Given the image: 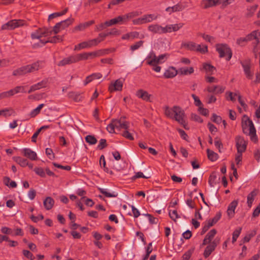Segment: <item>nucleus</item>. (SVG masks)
<instances>
[{
	"label": "nucleus",
	"mask_w": 260,
	"mask_h": 260,
	"mask_svg": "<svg viewBox=\"0 0 260 260\" xmlns=\"http://www.w3.org/2000/svg\"><path fill=\"white\" fill-rule=\"evenodd\" d=\"M139 35L140 34L138 31H132L123 35L121 39L122 40L134 39L140 38Z\"/></svg>",
	"instance_id": "c756f323"
},
{
	"label": "nucleus",
	"mask_w": 260,
	"mask_h": 260,
	"mask_svg": "<svg viewBox=\"0 0 260 260\" xmlns=\"http://www.w3.org/2000/svg\"><path fill=\"white\" fill-rule=\"evenodd\" d=\"M169 216L170 218L175 221L176 219L179 218V216L178 214L177 211L176 210H174L171 212V211H169Z\"/></svg>",
	"instance_id": "052dcab7"
},
{
	"label": "nucleus",
	"mask_w": 260,
	"mask_h": 260,
	"mask_svg": "<svg viewBox=\"0 0 260 260\" xmlns=\"http://www.w3.org/2000/svg\"><path fill=\"white\" fill-rule=\"evenodd\" d=\"M79 61L77 54L64 58L57 64L58 66H65Z\"/></svg>",
	"instance_id": "f8f14e48"
},
{
	"label": "nucleus",
	"mask_w": 260,
	"mask_h": 260,
	"mask_svg": "<svg viewBox=\"0 0 260 260\" xmlns=\"http://www.w3.org/2000/svg\"><path fill=\"white\" fill-rule=\"evenodd\" d=\"M44 106V104H40L36 109H34L30 113V115L31 117H33L38 114L41 110V109Z\"/></svg>",
	"instance_id": "09e8293b"
},
{
	"label": "nucleus",
	"mask_w": 260,
	"mask_h": 260,
	"mask_svg": "<svg viewBox=\"0 0 260 260\" xmlns=\"http://www.w3.org/2000/svg\"><path fill=\"white\" fill-rule=\"evenodd\" d=\"M62 41V37L60 36H57L53 37L50 38L49 40L47 41H45L44 43H46L47 42H50L52 43H56L57 42H59Z\"/></svg>",
	"instance_id": "49530a36"
},
{
	"label": "nucleus",
	"mask_w": 260,
	"mask_h": 260,
	"mask_svg": "<svg viewBox=\"0 0 260 260\" xmlns=\"http://www.w3.org/2000/svg\"><path fill=\"white\" fill-rule=\"evenodd\" d=\"M174 113L173 118L182 125L185 129H188L185 120L184 111L178 106H174Z\"/></svg>",
	"instance_id": "20e7f679"
},
{
	"label": "nucleus",
	"mask_w": 260,
	"mask_h": 260,
	"mask_svg": "<svg viewBox=\"0 0 260 260\" xmlns=\"http://www.w3.org/2000/svg\"><path fill=\"white\" fill-rule=\"evenodd\" d=\"M203 68L205 70L206 72L209 74H212L213 71L215 70V68L210 64L204 63L203 64Z\"/></svg>",
	"instance_id": "8fccbe9b"
},
{
	"label": "nucleus",
	"mask_w": 260,
	"mask_h": 260,
	"mask_svg": "<svg viewBox=\"0 0 260 260\" xmlns=\"http://www.w3.org/2000/svg\"><path fill=\"white\" fill-rule=\"evenodd\" d=\"M44 62L43 61H37L31 64L22 66L18 68L13 72V75L14 76H21L28 73H33L43 68Z\"/></svg>",
	"instance_id": "f257e3e1"
},
{
	"label": "nucleus",
	"mask_w": 260,
	"mask_h": 260,
	"mask_svg": "<svg viewBox=\"0 0 260 260\" xmlns=\"http://www.w3.org/2000/svg\"><path fill=\"white\" fill-rule=\"evenodd\" d=\"M107 50H99L91 52H85L78 54L77 56L79 61L82 60H86L89 58H93L100 57L107 53Z\"/></svg>",
	"instance_id": "39448f33"
},
{
	"label": "nucleus",
	"mask_w": 260,
	"mask_h": 260,
	"mask_svg": "<svg viewBox=\"0 0 260 260\" xmlns=\"http://www.w3.org/2000/svg\"><path fill=\"white\" fill-rule=\"evenodd\" d=\"M238 200H234L229 205L226 213L230 218L234 217L235 214V210L238 204Z\"/></svg>",
	"instance_id": "6ab92c4d"
},
{
	"label": "nucleus",
	"mask_w": 260,
	"mask_h": 260,
	"mask_svg": "<svg viewBox=\"0 0 260 260\" xmlns=\"http://www.w3.org/2000/svg\"><path fill=\"white\" fill-rule=\"evenodd\" d=\"M74 21V19L69 18L65 20L57 23L53 27V31L55 34H57L60 29H64L71 25Z\"/></svg>",
	"instance_id": "0eeeda50"
},
{
	"label": "nucleus",
	"mask_w": 260,
	"mask_h": 260,
	"mask_svg": "<svg viewBox=\"0 0 260 260\" xmlns=\"http://www.w3.org/2000/svg\"><path fill=\"white\" fill-rule=\"evenodd\" d=\"M242 127L244 134H249L251 139L256 137V129L251 120L246 115H244L242 118Z\"/></svg>",
	"instance_id": "f03ea898"
},
{
	"label": "nucleus",
	"mask_w": 260,
	"mask_h": 260,
	"mask_svg": "<svg viewBox=\"0 0 260 260\" xmlns=\"http://www.w3.org/2000/svg\"><path fill=\"white\" fill-rule=\"evenodd\" d=\"M25 86H17L13 89H11V92L13 96L16 94L19 93H26V91L25 90Z\"/></svg>",
	"instance_id": "2f4dec72"
},
{
	"label": "nucleus",
	"mask_w": 260,
	"mask_h": 260,
	"mask_svg": "<svg viewBox=\"0 0 260 260\" xmlns=\"http://www.w3.org/2000/svg\"><path fill=\"white\" fill-rule=\"evenodd\" d=\"M23 25V21L20 19L19 20H12L2 26V29L3 30H12L15 28L22 26Z\"/></svg>",
	"instance_id": "6e6552de"
},
{
	"label": "nucleus",
	"mask_w": 260,
	"mask_h": 260,
	"mask_svg": "<svg viewBox=\"0 0 260 260\" xmlns=\"http://www.w3.org/2000/svg\"><path fill=\"white\" fill-rule=\"evenodd\" d=\"M48 80L44 79L37 84H34L30 87L29 90L27 91L28 93L34 92L36 90H39L42 88L46 87L47 85Z\"/></svg>",
	"instance_id": "2eb2a0df"
},
{
	"label": "nucleus",
	"mask_w": 260,
	"mask_h": 260,
	"mask_svg": "<svg viewBox=\"0 0 260 260\" xmlns=\"http://www.w3.org/2000/svg\"><path fill=\"white\" fill-rule=\"evenodd\" d=\"M124 21L123 15L119 16L116 18L111 19V22L112 23L113 25Z\"/></svg>",
	"instance_id": "5fc2aeb1"
},
{
	"label": "nucleus",
	"mask_w": 260,
	"mask_h": 260,
	"mask_svg": "<svg viewBox=\"0 0 260 260\" xmlns=\"http://www.w3.org/2000/svg\"><path fill=\"white\" fill-rule=\"evenodd\" d=\"M179 72L181 74L186 75L193 73L194 69L193 67H190L188 69L187 68H181L179 69Z\"/></svg>",
	"instance_id": "58836bf2"
},
{
	"label": "nucleus",
	"mask_w": 260,
	"mask_h": 260,
	"mask_svg": "<svg viewBox=\"0 0 260 260\" xmlns=\"http://www.w3.org/2000/svg\"><path fill=\"white\" fill-rule=\"evenodd\" d=\"M260 32L257 30L253 31L251 34L246 36V39L248 41L255 40V43L257 44L259 42Z\"/></svg>",
	"instance_id": "a878e982"
},
{
	"label": "nucleus",
	"mask_w": 260,
	"mask_h": 260,
	"mask_svg": "<svg viewBox=\"0 0 260 260\" xmlns=\"http://www.w3.org/2000/svg\"><path fill=\"white\" fill-rule=\"evenodd\" d=\"M115 122H113V119L112 120L111 122L107 126V130L110 133H115V128H116V126L114 125Z\"/></svg>",
	"instance_id": "6e6d98bb"
},
{
	"label": "nucleus",
	"mask_w": 260,
	"mask_h": 260,
	"mask_svg": "<svg viewBox=\"0 0 260 260\" xmlns=\"http://www.w3.org/2000/svg\"><path fill=\"white\" fill-rule=\"evenodd\" d=\"M136 95L138 98L141 99L143 101L146 102H151L150 98L152 96V95L149 94L146 90L143 89H139L136 92Z\"/></svg>",
	"instance_id": "dca6fc26"
},
{
	"label": "nucleus",
	"mask_w": 260,
	"mask_h": 260,
	"mask_svg": "<svg viewBox=\"0 0 260 260\" xmlns=\"http://www.w3.org/2000/svg\"><path fill=\"white\" fill-rule=\"evenodd\" d=\"M102 40H100L99 38H95L89 40L87 41H84L76 45L74 48V50H80L82 49L89 48L93 46H97Z\"/></svg>",
	"instance_id": "423d86ee"
},
{
	"label": "nucleus",
	"mask_w": 260,
	"mask_h": 260,
	"mask_svg": "<svg viewBox=\"0 0 260 260\" xmlns=\"http://www.w3.org/2000/svg\"><path fill=\"white\" fill-rule=\"evenodd\" d=\"M184 7L181 3H178L172 7H167L165 11L170 15L174 12H180L184 9Z\"/></svg>",
	"instance_id": "aec40b11"
},
{
	"label": "nucleus",
	"mask_w": 260,
	"mask_h": 260,
	"mask_svg": "<svg viewBox=\"0 0 260 260\" xmlns=\"http://www.w3.org/2000/svg\"><path fill=\"white\" fill-rule=\"evenodd\" d=\"M258 6L257 5H254L252 6H251L250 8H249L247 10L248 11L247 13V16L248 17H251L253 15L255 11L257 8Z\"/></svg>",
	"instance_id": "13d9d810"
},
{
	"label": "nucleus",
	"mask_w": 260,
	"mask_h": 260,
	"mask_svg": "<svg viewBox=\"0 0 260 260\" xmlns=\"http://www.w3.org/2000/svg\"><path fill=\"white\" fill-rule=\"evenodd\" d=\"M54 204V200L50 197H47L43 202L44 206L47 210H49L52 209Z\"/></svg>",
	"instance_id": "c85d7f7f"
},
{
	"label": "nucleus",
	"mask_w": 260,
	"mask_h": 260,
	"mask_svg": "<svg viewBox=\"0 0 260 260\" xmlns=\"http://www.w3.org/2000/svg\"><path fill=\"white\" fill-rule=\"evenodd\" d=\"M221 216V214L220 212L217 213L212 219L208 220V222L210 223V225L213 226L220 219Z\"/></svg>",
	"instance_id": "a19ab883"
},
{
	"label": "nucleus",
	"mask_w": 260,
	"mask_h": 260,
	"mask_svg": "<svg viewBox=\"0 0 260 260\" xmlns=\"http://www.w3.org/2000/svg\"><path fill=\"white\" fill-rule=\"evenodd\" d=\"M217 176L215 173H212L209 178V184L211 187H214L216 184Z\"/></svg>",
	"instance_id": "c03bdc74"
},
{
	"label": "nucleus",
	"mask_w": 260,
	"mask_h": 260,
	"mask_svg": "<svg viewBox=\"0 0 260 260\" xmlns=\"http://www.w3.org/2000/svg\"><path fill=\"white\" fill-rule=\"evenodd\" d=\"M256 234V231L255 230L251 231L243 238L242 241V243L248 242Z\"/></svg>",
	"instance_id": "e433bc0d"
},
{
	"label": "nucleus",
	"mask_w": 260,
	"mask_h": 260,
	"mask_svg": "<svg viewBox=\"0 0 260 260\" xmlns=\"http://www.w3.org/2000/svg\"><path fill=\"white\" fill-rule=\"evenodd\" d=\"M242 231L241 227H238L233 233L232 234V243H234L239 237Z\"/></svg>",
	"instance_id": "4c0bfd02"
},
{
	"label": "nucleus",
	"mask_w": 260,
	"mask_h": 260,
	"mask_svg": "<svg viewBox=\"0 0 260 260\" xmlns=\"http://www.w3.org/2000/svg\"><path fill=\"white\" fill-rule=\"evenodd\" d=\"M168 56V54H161L158 56L154 55L151 60L147 61V64L153 65L154 63H162L165 61Z\"/></svg>",
	"instance_id": "4468645a"
},
{
	"label": "nucleus",
	"mask_w": 260,
	"mask_h": 260,
	"mask_svg": "<svg viewBox=\"0 0 260 260\" xmlns=\"http://www.w3.org/2000/svg\"><path fill=\"white\" fill-rule=\"evenodd\" d=\"M196 44H197L194 42L190 41L183 43L182 44V46L189 50L195 51L196 49H197L196 48Z\"/></svg>",
	"instance_id": "473e14b6"
},
{
	"label": "nucleus",
	"mask_w": 260,
	"mask_h": 260,
	"mask_svg": "<svg viewBox=\"0 0 260 260\" xmlns=\"http://www.w3.org/2000/svg\"><path fill=\"white\" fill-rule=\"evenodd\" d=\"M211 119L214 122L217 123H220L222 121L221 118L215 114H213Z\"/></svg>",
	"instance_id": "774afa93"
},
{
	"label": "nucleus",
	"mask_w": 260,
	"mask_h": 260,
	"mask_svg": "<svg viewBox=\"0 0 260 260\" xmlns=\"http://www.w3.org/2000/svg\"><path fill=\"white\" fill-rule=\"evenodd\" d=\"M85 141L90 145H94L96 143L97 140L94 136L92 135H88L85 137Z\"/></svg>",
	"instance_id": "de8ad7c7"
},
{
	"label": "nucleus",
	"mask_w": 260,
	"mask_h": 260,
	"mask_svg": "<svg viewBox=\"0 0 260 260\" xmlns=\"http://www.w3.org/2000/svg\"><path fill=\"white\" fill-rule=\"evenodd\" d=\"M177 74V71L174 67H170L164 73V76L166 78H172Z\"/></svg>",
	"instance_id": "bb28decb"
},
{
	"label": "nucleus",
	"mask_w": 260,
	"mask_h": 260,
	"mask_svg": "<svg viewBox=\"0 0 260 260\" xmlns=\"http://www.w3.org/2000/svg\"><path fill=\"white\" fill-rule=\"evenodd\" d=\"M207 153L208 158L212 161H216L218 158V155L209 149H207Z\"/></svg>",
	"instance_id": "f704fd0d"
},
{
	"label": "nucleus",
	"mask_w": 260,
	"mask_h": 260,
	"mask_svg": "<svg viewBox=\"0 0 260 260\" xmlns=\"http://www.w3.org/2000/svg\"><path fill=\"white\" fill-rule=\"evenodd\" d=\"M13 160L22 167H25L28 165L27 160L21 157H14Z\"/></svg>",
	"instance_id": "72a5a7b5"
},
{
	"label": "nucleus",
	"mask_w": 260,
	"mask_h": 260,
	"mask_svg": "<svg viewBox=\"0 0 260 260\" xmlns=\"http://www.w3.org/2000/svg\"><path fill=\"white\" fill-rule=\"evenodd\" d=\"M94 23V20H91L88 22L80 23L78 25L75 26L73 29L74 31H83L86 28Z\"/></svg>",
	"instance_id": "b1692460"
},
{
	"label": "nucleus",
	"mask_w": 260,
	"mask_h": 260,
	"mask_svg": "<svg viewBox=\"0 0 260 260\" xmlns=\"http://www.w3.org/2000/svg\"><path fill=\"white\" fill-rule=\"evenodd\" d=\"M106 147H107L106 140L104 139H101L100 141V143L97 147L98 149H99V150H102Z\"/></svg>",
	"instance_id": "bf43d9fd"
},
{
	"label": "nucleus",
	"mask_w": 260,
	"mask_h": 260,
	"mask_svg": "<svg viewBox=\"0 0 260 260\" xmlns=\"http://www.w3.org/2000/svg\"><path fill=\"white\" fill-rule=\"evenodd\" d=\"M203 39L210 43H213L215 42L214 38L208 35L203 34Z\"/></svg>",
	"instance_id": "69168bd1"
},
{
	"label": "nucleus",
	"mask_w": 260,
	"mask_h": 260,
	"mask_svg": "<svg viewBox=\"0 0 260 260\" xmlns=\"http://www.w3.org/2000/svg\"><path fill=\"white\" fill-rule=\"evenodd\" d=\"M46 154L50 159H53L55 158L54 154L51 148H47L46 149Z\"/></svg>",
	"instance_id": "0e129e2a"
},
{
	"label": "nucleus",
	"mask_w": 260,
	"mask_h": 260,
	"mask_svg": "<svg viewBox=\"0 0 260 260\" xmlns=\"http://www.w3.org/2000/svg\"><path fill=\"white\" fill-rule=\"evenodd\" d=\"M24 155L31 160H36L37 155L36 153L29 148H24L23 149Z\"/></svg>",
	"instance_id": "393cba45"
},
{
	"label": "nucleus",
	"mask_w": 260,
	"mask_h": 260,
	"mask_svg": "<svg viewBox=\"0 0 260 260\" xmlns=\"http://www.w3.org/2000/svg\"><path fill=\"white\" fill-rule=\"evenodd\" d=\"M191 96L193 98L194 101V104L196 106H198L199 108L201 106H203V104L199 99V98L196 96L195 94H192Z\"/></svg>",
	"instance_id": "680f3d73"
},
{
	"label": "nucleus",
	"mask_w": 260,
	"mask_h": 260,
	"mask_svg": "<svg viewBox=\"0 0 260 260\" xmlns=\"http://www.w3.org/2000/svg\"><path fill=\"white\" fill-rule=\"evenodd\" d=\"M257 192H258L257 189H255L248 194L247 203L248 206L249 208L251 207L252 203L254 200V198L257 195Z\"/></svg>",
	"instance_id": "cd10ccee"
},
{
	"label": "nucleus",
	"mask_w": 260,
	"mask_h": 260,
	"mask_svg": "<svg viewBox=\"0 0 260 260\" xmlns=\"http://www.w3.org/2000/svg\"><path fill=\"white\" fill-rule=\"evenodd\" d=\"M69 97L70 99H73L76 102H79L82 100V97L80 94L78 92H70L68 93Z\"/></svg>",
	"instance_id": "7c9ffc66"
},
{
	"label": "nucleus",
	"mask_w": 260,
	"mask_h": 260,
	"mask_svg": "<svg viewBox=\"0 0 260 260\" xmlns=\"http://www.w3.org/2000/svg\"><path fill=\"white\" fill-rule=\"evenodd\" d=\"M139 15V13L137 11H134L130 13H128L124 15H123V17L124 19V21H126L128 19L133 18Z\"/></svg>",
	"instance_id": "37998d69"
},
{
	"label": "nucleus",
	"mask_w": 260,
	"mask_h": 260,
	"mask_svg": "<svg viewBox=\"0 0 260 260\" xmlns=\"http://www.w3.org/2000/svg\"><path fill=\"white\" fill-rule=\"evenodd\" d=\"M125 117H121L119 119H113L115 122L116 128L120 130L121 129H127L129 126V122L124 120Z\"/></svg>",
	"instance_id": "ddd939ff"
},
{
	"label": "nucleus",
	"mask_w": 260,
	"mask_h": 260,
	"mask_svg": "<svg viewBox=\"0 0 260 260\" xmlns=\"http://www.w3.org/2000/svg\"><path fill=\"white\" fill-rule=\"evenodd\" d=\"M14 113V111L12 108H6L0 110V116H3L4 117H8L12 115Z\"/></svg>",
	"instance_id": "c9c22d12"
},
{
	"label": "nucleus",
	"mask_w": 260,
	"mask_h": 260,
	"mask_svg": "<svg viewBox=\"0 0 260 260\" xmlns=\"http://www.w3.org/2000/svg\"><path fill=\"white\" fill-rule=\"evenodd\" d=\"M122 135L123 137H125V138L129 140H134V138L132 136V134L127 129H125V131L122 133Z\"/></svg>",
	"instance_id": "338daca9"
},
{
	"label": "nucleus",
	"mask_w": 260,
	"mask_h": 260,
	"mask_svg": "<svg viewBox=\"0 0 260 260\" xmlns=\"http://www.w3.org/2000/svg\"><path fill=\"white\" fill-rule=\"evenodd\" d=\"M99 190H100V192L102 194H104L105 197L108 198H111V197H116L117 194L113 193H110L106 189L101 188H99Z\"/></svg>",
	"instance_id": "a18cd8bd"
},
{
	"label": "nucleus",
	"mask_w": 260,
	"mask_h": 260,
	"mask_svg": "<svg viewBox=\"0 0 260 260\" xmlns=\"http://www.w3.org/2000/svg\"><path fill=\"white\" fill-rule=\"evenodd\" d=\"M241 65L243 68L246 77L248 79H252L253 74L251 72V63L248 59H246L241 62Z\"/></svg>",
	"instance_id": "9b49d317"
},
{
	"label": "nucleus",
	"mask_w": 260,
	"mask_h": 260,
	"mask_svg": "<svg viewBox=\"0 0 260 260\" xmlns=\"http://www.w3.org/2000/svg\"><path fill=\"white\" fill-rule=\"evenodd\" d=\"M220 0H203L201 2V6L204 9L212 7L220 3Z\"/></svg>",
	"instance_id": "412c9836"
},
{
	"label": "nucleus",
	"mask_w": 260,
	"mask_h": 260,
	"mask_svg": "<svg viewBox=\"0 0 260 260\" xmlns=\"http://www.w3.org/2000/svg\"><path fill=\"white\" fill-rule=\"evenodd\" d=\"M214 144L217 148L218 149L219 152H221V149L223 148V144L219 138L216 137L214 139Z\"/></svg>",
	"instance_id": "3c124183"
},
{
	"label": "nucleus",
	"mask_w": 260,
	"mask_h": 260,
	"mask_svg": "<svg viewBox=\"0 0 260 260\" xmlns=\"http://www.w3.org/2000/svg\"><path fill=\"white\" fill-rule=\"evenodd\" d=\"M51 30L47 28H39L36 32L32 33L31 35L32 39H40L42 37H46L51 35Z\"/></svg>",
	"instance_id": "9d476101"
},
{
	"label": "nucleus",
	"mask_w": 260,
	"mask_h": 260,
	"mask_svg": "<svg viewBox=\"0 0 260 260\" xmlns=\"http://www.w3.org/2000/svg\"><path fill=\"white\" fill-rule=\"evenodd\" d=\"M217 245V243L215 241H213L210 243L209 245H208L204 252L203 255L204 257L207 258L212 253V252L214 251L216 246Z\"/></svg>",
	"instance_id": "f3484780"
},
{
	"label": "nucleus",
	"mask_w": 260,
	"mask_h": 260,
	"mask_svg": "<svg viewBox=\"0 0 260 260\" xmlns=\"http://www.w3.org/2000/svg\"><path fill=\"white\" fill-rule=\"evenodd\" d=\"M158 14H147L143 15L142 18L144 24L156 20L158 18Z\"/></svg>",
	"instance_id": "5701e85b"
},
{
	"label": "nucleus",
	"mask_w": 260,
	"mask_h": 260,
	"mask_svg": "<svg viewBox=\"0 0 260 260\" xmlns=\"http://www.w3.org/2000/svg\"><path fill=\"white\" fill-rule=\"evenodd\" d=\"M145 216L148 217L149 221L151 224H156L157 223L158 219L153 217L151 214L147 213L145 214Z\"/></svg>",
	"instance_id": "e2e57ef3"
},
{
	"label": "nucleus",
	"mask_w": 260,
	"mask_h": 260,
	"mask_svg": "<svg viewBox=\"0 0 260 260\" xmlns=\"http://www.w3.org/2000/svg\"><path fill=\"white\" fill-rule=\"evenodd\" d=\"M195 51L199 52L202 54H205L208 52V47L207 45H203L196 44Z\"/></svg>",
	"instance_id": "79ce46f5"
},
{
	"label": "nucleus",
	"mask_w": 260,
	"mask_h": 260,
	"mask_svg": "<svg viewBox=\"0 0 260 260\" xmlns=\"http://www.w3.org/2000/svg\"><path fill=\"white\" fill-rule=\"evenodd\" d=\"M34 171L38 175L40 176V177H45V172L43 168L39 167L35 168Z\"/></svg>",
	"instance_id": "864d4df0"
},
{
	"label": "nucleus",
	"mask_w": 260,
	"mask_h": 260,
	"mask_svg": "<svg viewBox=\"0 0 260 260\" xmlns=\"http://www.w3.org/2000/svg\"><path fill=\"white\" fill-rule=\"evenodd\" d=\"M144 43L143 41H139L136 42L135 44L132 45L131 46V50L134 51L137 49H138L140 47L142 46Z\"/></svg>",
	"instance_id": "603ef678"
},
{
	"label": "nucleus",
	"mask_w": 260,
	"mask_h": 260,
	"mask_svg": "<svg viewBox=\"0 0 260 260\" xmlns=\"http://www.w3.org/2000/svg\"><path fill=\"white\" fill-rule=\"evenodd\" d=\"M165 114L166 116L170 118H173L174 116V107L172 108H170L168 106L165 107Z\"/></svg>",
	"instance_id": "ea45409f"
},
{
	"label": "nucleus",
	"mask_w": 260,
	"mask_h": 260,
	"mask_svg": "<svg viewBox=\"0 0 260 260\" xmlns=\"http://www.w3.org/2000/svg\"><path fill=\"white\" fill-rule=\"evenodd\" d=\"M149 31L153 34H164V27L157 24H151L148 27Z\"/></svg>",
	"instance_id": "4be33fe9"
},
{
	"label": "nucleus",
	"mask_w": 260,
	"mask_h": 260,
	"mask_svg": "<svg viewBox=\"0 0 260 260\" xmlns=\"http://www.w3.org/2000/svg\"><path fill=\"white\" fill-rule=\"evenodd\" d=\"M236 147L238 152H244L247 148V142L244 138L241 136H237L235 138Z\"/></svg>",
	"instance_id": "1a4fd4ad"
},
{
	"label": "nucleus",
	"mask_w": 260,
	"mask_h": 260,
	"mask_svg": "<svg viewBox=\"0 0 260 260\" xmlns=\"http://www.w3.org/2000/svg\"><path fill=\"white\" fill-rule=\"evenodd\" d=\"M216 234V231L215 229L211 230L206 236L208 242H211L214 236Z\"/></svg>",
	"instance_id": "4d7b16f0"
},
{
	"label": "nucleus",
	"mask_w": 260,
	"mask_h": 260,
	"mask_svg": "<svg viewBox=\"0 0 260 260\" xmlns=\"http://www.w3.org/2000/svg\"><path fill=\"white\" fill-rule=\"evenodd\" d=\"M123 81L120 79H117L109 86V89L110 92H113L114 91H121Z\"/></svg>",
	"instance_id": "a211bd4d"
},
{
	"label": "nucleus",
	"mask_w": 260,
	"mask_h": 260,
	"mask_svg": "<svg viewBox=\"0 0 260 260\" xmlns=\"http://www.w3.org/2000/svg\"><path fill=\"white\" fill-rule=\"evenodd\" d=\"M216 51L219 54L220 58L225 57L227 61H229L232 56V50L226 44H218L216 45Z\"/></svg>",
	"instance_id": "7ed1b4c3"
}]
</instances>
